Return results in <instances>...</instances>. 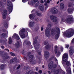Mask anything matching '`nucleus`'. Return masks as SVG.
Wrapping results in <instances>:
<instances>
[{
	"label": "nucleus",
	"instance_id": "nucleus-31",
	"mask_svg": "<svg viewBox=\"0 0 74 74\" xmlns=\"http://www.w3.org/2000/svg\"><path fill=\"white\" fill-rule=\"evenodd\" d=\"M60 51H61V52H62L63 51V47H62V46H61L60 47Z\"/></svg>",
	"mask_w": 74,
	"mask_h": 74
},
{
	"label": "nucleus",
	"instance_id": "nucleus-46",
	"mask_svg": "<svg viewBox=\"0 0 74 74\" xmlns=\"http://www.w3.org/2000/svg\"><path fill=\"white\" fill-rule=\"evenodd\" d=\"M38 69L37 67H36V71H38Z\"/></svg>",
	"mask_w": 74,
	"mask_h": 74
},
{
	"label": "nucleus",
	"instance_id": "nucleus-47",
	"mask_svg": "<svg viewBox=\"0 0 74 74\" xmlns=\"http://www.w3.org/2000/svg\"><path fill=\"white\" fill-rule=\"evenodd\" d=\"M40 2L41 3H44V1L42 0H41L40 1Z\"/></svg>",
	"mask_w": 74,
	"mask_h": 74
},
{
	"label": "nucleus",
	"instance_id": "nucleus-41",
	"mask_svg": "<svg viewBox=\"0 0 74 74\" xmlns=\"http://www.w3.org/2000/svg\"><path fill=\"white\" fill-rule=\"evenodd\" d=\"M16 45L17 46V47L19 46V42H18V41H17V43Z\"/></svg>",
	"mask_w": 74,
	"mask_h": 74
},
{
	"label": "nucleus",
	"instance_id": "nucleus-11",
	"mask_svg": "<svg viewBox=\"0 0 74 74\" xmlns=\"http://www.w3.org/2000/svg\"><path fill=\"white\" fill-rule=\"evenodd\" d=\"M36 24V22L29 21V26L30 27H33Z\"/></svg>",
	"mask_w": 74,
	"mask_h": 74
},
{
	"label": "nucleus",
	"instance_id": "nucleus-60",
	"mask_svg": "<svg viewBox=\"0 0 74 74\" xmlns=\"http://www.w3.org/2000/svg\"><path fill=\"white\" fill-rule=\"evenodd\" d=\"M63 1V0H60V2H61V1Z\"/></svg>",
	"mask_w": 74,
	"mask_h": 74
},
{
	"label": "nucleus",
	"instance_id": "nucleus-59",
	"mask_svg": "<svg viewBox=\"0 0 74 74\" xmlns=\"http://www.w3.org/2000/svg\"><path fill=\"white\" fill-rule=\"evenodd\" d=\"M59 1H58V2H57V4H59Z\"/></svg>",
	"mask_w": 74,
	"mask_h": 74
},
{
	"label": "nucleus",
	"instance_id": "nucleus-21",
	"mask_svg": "<svg viewBox=\"0 0 74 74\" xmlns=\"http://www.w3.org/2000/svg\"><path fill=\"white\" fill-rule=\"evenodd\" d=\"M8 34V32H7V34H5V33H3L1 35V36L3 37H6L7 36V34Z\"/></svg>",
	"mask_w": 74,
	"mask_h": 74
},
{
	"label": "nucleus",
	"instance_id": "nucleus-50",
	"mask_svg": "<svg viewBox=\"0 0 74 74\" xmlns=\"http://www.w3.org/2000/svg\"><path fill=\"white\" fill-rule=\"evenodd\" d=\"M26 29L28 31V32H29L30 31V30H29V29L28 28H27Z\"/></svg>",
	"mask_w": 74,
	"mask_h": 74
},
{
	"label": "nucleus",
	"instance_id": "nucleus-13",
	"mask_svg": "<svg viewBox=\"0 0 74 74\" xmlns=\"http://www.w3.org/2000/svg\"><path fill=\"white\" fill-rule=\"evenodd\" d=\"M12 38H15L16 40H19V37L18 35L16 34H14L13 36H12Z\"/></svg>",
	"mask_w": 74,
	"mask_h": 74
},
{
	"label": "nucleus",
	"instance_id": "nucleus-17",
	"mask_svg": "<svg viewBox=\"0 0 74 74\" xmlns=\"http://www.w3.org/2000/svg\"><path fill=\"white\" fill-rule=\"evenodd\" d=\"M38 8L41 11H43L44 10V5H40L39 7Z\"/></svg>",
	"mask_w": 74,
	"mask_h": 74
},
{
	"label": "nucleus",
	"instance_id": "nucleus-39",
	"mask_svg": "<svg viewBox=\"0 0 74 74\" xmlns=\"http://www.w3.org/2000/svg\"><path fill=\"white\" fill-rule=\"evenodd\" d=\"M20 67H21V66L20 65H19L18 67L17 68V70L19 69V68H20Z\"/></svg>",
	"mask_w": 74,
	"mask_h": 74
},
{
	"label": "nucleus",
	"instance_id": "nucleus-29",
	"mask_svg": "<svg viewBox=\"0 0 74 74\" xmlns=\"http://www.w3.org/2000/svg\"><path fill=\"white\" fill-rule=\"evenodd\" d=\"M66 48L68 49L69 47V45L68 44H66L65 45Z\"/></svg>",
	"mask_w": 74,
	"mask_h": 74
},
{
	"label": "nucleus",
	"instance_id": "nucleus-32",
	"mask_svg": "<svg viewBox=\"0 0 74 74\" xmlns=\"http://www.w3.org/2000/svg\"><path fill=\"white\" fill-rule=\"evenodd\" d=\"M53 58H54V59L55 60V61L57 62H58V60L55 58V56H53Z\"/></svg>",
	"mask_w": 74,
	"mask_h": 74
},
{
	"label": "nucleus",
	"instance_id": "nucleus-23",
	"mask_svg": "<svg viewBox=\"0 0 74 74\" xmlns=\"http://www.w3.org/2000/svg\"><path fill=\"white\" fill-rule=\"evenodd\" d=\"M15 60V58H12L10 61V63L11 64L12 63L14 62V60Z\"/></svg>",
	"mask_w": 74,
	"mask_h": 74
},
{
	"label": "nucleus",
	"instance_id": "nucleus-27",
	"mask_svg": "<svg viewBox=\"0 0 74 74\" xmlns=\"http://www.w3.org/2000/svg\"><path fill=\"white\" fill-rule=\"evenodd\" d=\"M58 12V10H54L53 12V14H57Z\"/></svg>",
	"mask_w": 74,
	"mask_h": 74
},
{
	"label": "nucleus",
	"instance_id": "nucleus-54",
	"mask_svg": "<svg viewBox=\"0 0 74 74\" xmlns=\"http://www.w3.org/2000/svg\"><path fill=\"white\" fill-rule=\"evenodd\" d=\"M34 11H35V9L33 10L32 12H34Z\"/></svg>",
	"mask_w": 74,
	"mask_h": 74
},
{
	"label": "nucleus",
	"instance_id": "nucleus-3",
	"mask_svg": "<svg viewBox=\"0 0 74 74\" xmlns=\"http://www.w3.org/2000/svg\"><path fill=\"white\" fill-rule=\"evenodd\" d=\"M25 28L21 29L19 32V34L22 38H24L26 37V34H28Z\"/></svg>",
	"mask_w": 74,
	"mask_h": 74
},
{
	"label": "nucleus",
	"instance_id": "nucleus-24",
	"mask_svg": "<svg viewBox=\"0 0 74 74\" xmlns=\"http://www.w3.org/2000/svg\"><path fill=\"white\" fill-rule=\"evenodd\" d=\"M36 14L37 15H38V16H40V15H41V14L38 13V11L36 12Z\"/></svg>",
	"mask_w": 74,
	"mask_h": 74
},
{
	"label": "nucleus",
	"instance_id": "nucleus-7",
	"mask_svg": "<svg viewBox=\"0 0 74 74\" xmlns=\"http://www.w3.org/2000/svg\"><path fill=\"white\" fill-rule=\"evenodd\" d=\"M1 13L2 15V17L3 19H5V18H6V15H7V11L6 10H4L1 12Z\"/></svg>",
	"mask_w": 74,
	"mask_h": 74
},
{
	"label": "nucleus",
	"instance_id": "nucleus-26",
	"mask_svg": "<svg viewBox=\"0 0 74 74\" xmlns=\"http://www.w3.org/2000/svg\"><path fill=\"white\" fill-rule=\"evenodd\" d=\"M51 46H49V45H47L46 47L45 48L47 49H49V48Z\"/></svg>",
	"mask_w": 74,
	"mask_h": 74
},
{
	"label": "nucleus",
	"instance_id": "nucleus-51",
	"mask_svg": "<svg viewBox=\"0 0 74 74\" xmlns=\"http://www.w3.org/2000/svg\"><path fill=\"white\" fill-rule=\"evenodd\" d=\"M38 54H39V55H41V52H38Z\"/></svg>",
	"mask_w": 74,
	"mask_h": 74
},
{
	"label": "nucleus",
	"instance_id": "nucleus-1",
	"mask_svg": "<svg viewBox=\"0 0 74 74\" xmlns=\"http://www.w3.org/2000/svg\"><path fill=\"white\" fill-rule=\"evenodd\" d=\"M51 25L49 24L45 30V34L47 37H50L52 36H54L55 34V38L56 40L58 39L60 34V30L58 27H56L54 30L52 29L51 31V33L50 34L51 29Z\"/></svg>",
	"mask_w": 74,
	"mask_h": 74
},
{
	"label": "nucleus",
	"instance_id": "nucleus-28",
	"mask_svg": "<svg viewBox=\"0 0 74 74\" xmlns=\"http://www.w3.org/2000/svg\"><path fill=\"white\" fill-rule=\"evenodd\" d=\"M33 72H32L31 73L30 71H29L26 73V74H33Z\"/></svg>",
	"mask_w": 74,
	"mask_h": 74
},
{
	"label": "nucleus",
	"instance_id": "nucleus-10",
	"mask_svg": "<svg viewBox=\"0 0 74 74\" xmlns=\"http://www.w3.org/2000/svg\"><path fill=\"white\" fill-rule=\"evenodd\" d=\"M50 18L53 21V22H55L57 21V18H56V17L53 16V15H51L50 16Z\"/></svg>",
	"mask_w": 74,
	"mask_h": 74
},
{
	"label": "nucleus",
	"instance_id": "nucleus-36",
	"mask_svg": "<svg viewBox=\"0 0 74 74\" xmlns=\"http://www.w3.org/2000/svg\"><path fill=\"white\" fill-rule=\"evenodd\" d=\"M28 0H22V1L23 3H26Z\"/></svg>",
	"mask_w": 74,
	"mask_h": 74
},
{
	"label": "nucleus",
	"instance_id": "nucleus-16",
	"mask_svg": "<svg viewBox=\"0 0 74 74\" xmlns=\"http://www.w3.org/2000/svg\"><path fill=\"white\" fill-rule=\"evenodd\" d=\"M29 17L31 19H33L34 18V16L33 14H30L29 15Z\"/></svg>",
	"mask_w": 74,
	"mask_h": 74
},
{
	"label": "nucleus",
	"instance_id": "nucleus-22",
	"mask_svg": "<svg viewBox=\"0 0 74 74\" xmlns=\"http://www.w3.org/2000/svg\"><path fill=\"white\" fill-rule=\"evenodd\" d=\"M9 39V43L10 44H12V40L11 38V37H10Z\"/></svg>",
	"mask_w": 74,
	"mask_h": 74
},
{
	"label": "nucleus",
	"instance_id": "nucleus-55",
	"mask_svg": "<svg viewBox=\"0 0 74 74\" xmlns=\"http://www.w3.org/2000/svg\"><path fill=\"white\" fill-rule=\"evenodd\" d=\"M1 47L3 49L4 48V46H2Z\"/></svg>",
	"mask_w": 74,
	"mask_h": 74
},
{
	"label": "nucleus",
	"instance_id": "nucleus-58",
	"mask_svg": "<svg viewBox=\"0 0 74 74\" xmlns=\"http://www.w3.org/2000/svg\"><path fill=\"white\" fill-rule=\"evenodd\" d=\"M48 73H49V74H51V72L49 71H48Z\"/></svg>",
	"mask_w": 74,
	"mask_h": 74
},
{
	"label": "nucleus",
	"instance_id": "nucleus-33",
	"mask_svg": "<svg viewBox=\"0 0 74 74\" xmlns=\"http://www.w3.org/2000/svg\"><path fill=\"white\" fill-rule=\"evenodd\" d=\"M10 54L12 56H15V54L14 53H11Z\"/></svg>",
	"mask_w": 74,
	"mask_h": 74
},
{
	"label": "nucleus",
	"instance_id": "nucleus-19",
	"mask_svg": "<svg viewBox=\"0 0 74 74\" xmlns=\"http://www.w3.org/2000/svg\"><path fill=\"white\" fill-rule=\"evenodd\" d=\"M64 7V5L63 3H61L60 4V8L62 10L63 9Z\"/></svg>",
	"mask_w": 74,
	"mask_h": 74
},
{
	"label": "nucleus",
	"instance_id": "nucleus-34",
	"mask_svg": "<svg viewBox=\"0 0 74 74\" xmlns=\"http://www.w3.org/2000/svg\"><path fill=\"white\" fill-rule=\"evenodd\" d=\"M74 43V38L72 40L71 42V44H73Z\"/></svg>",
	"mask_w": 74,
	"mask_h": 74
},
{
	"label": "nucleus",
	"instance_id": "nucleus-52",
	"mask_svg": "<svg viewBox=\"0 0 74 74\" xmlns=\"http://www.w3.org/2000/svg\"><path fill=\"white\" fill-rule=\"evenodd\" d=\"M35 48L36 50V51H37V49H38V48H36V47L35 46Z\"/></svg>",
	"mask_w": 74,
	"mask_h": 74
},
{
	"label": "nucleus",
	"instance_id": "nucleus-12",
	"mask_svg": "<svg viewBox=\"0 0 74 74\" xmlns=\"http://www.w3.org/2000/svg\"><path fill=\"white\" fill-rule=\"evenodd\" d=\"M69 53L70 55H72L74 53V49L73 47L71 46L69 48Z\"/></svg>",
	"mask_w": 74,
	"mask_h": 74
},
{
	"label": "nucleus",
	"instance_id": "nucleus-2",
	"mask_svg": "<svg viewBox=\"0 0 74 74\" xmlns=\"http://www.w3.org/2000/svg\"><path fill=\"white\" fill-rule=\"evenodd\" d=\"M69 58V56L67 53H64L62 55V59L63 61H62V63L64 67H65L67 74H71V64L70 62L67 61Z\"/></svg>",
	"mask_w": 74,
	"mask_h": 74
},
{
	"label": "nucleus",
	"instance_id": "nucleus-44",
	"mask_svg": "<svg viewBox=\"0 0 74 74\" xmlns=\"http://www.w3.org/2000/svg\"><path fill=\"white\" fill-rule=\"evenodd\" d=\"M26 42H27L26 41H24V43H23V45H25V44H26Z\"/></svg>",
	"mask_w": 74,
	"mask_h": 74
},
{
	"label": "nucleus",
	"instance_id": "nucleus-25",
	"mask_svg": "<svg viewBox=\"0 0 74 74\" xmlns=\"http://www.w3.org/2000/svg\"><path fill=\"white\" fill-rule=\"evenodd\" d=\"M4 65H2L1 67V70H3V69H4Z\"/></svg>",
	"mask_w": 74,
	"mask_h": 74
},
{
	"label": "nucleus",
	"instance_id": "nucleus-37",
	"mask_svg": "<svg viewBox=\"0 0 74 74\" xmlns=\"http://www.w3.org/2000/svg\"><path fill=\"white\" fill-rule=\"evenodd\" d=\"M47 4L46 3H45V5L46 6V7H45V9H47V8H48V5H47Z\"/></svg>",
	"mask_w": 74,
	"mask_h": 74
},
{
	"label": "nucleus",
	"instance_id": "nucleus-5",
	"mask_svg": "<svg viewBox=\"0 0 74 74\" xmlns=\"http://www.w3.org/2000/svg\"><path fill=\"white\" fill-rule=\"evenodd\" d=\"M7 5L8 6V11L10 13L12 12V8H13V5L11 3V2L10 1H7Z\"/></svg>",
	"mask_w": 74,
	"mask_h": 74
},
{
	"label": "nucleus",
	"instance_id": "nucleus-62",
	"mask_svg": "<svg viewBox=\"0 0 74 74\" xmlns=\"http://www.w3.org/2000/svg\"><path fill=\"white\" fill-rule=\"evenodd\" d=\"M12 1H15V0H12Z\"/></svg>",
	"mask_w": 74,
	"mask_h": 74
},
{
	"label": "nucleus",
	"instance_id": "nucleus-8",
	"mask_svg": "<svg viewBox=\"0 0 74 74\" xmlns=\"http://www.w3.org/2000/svg\"><path fill=\"white\" fill-rule=\"evenodd\" d=\"M55 53L56 54V56L57 57H59L60 55V52L59 51H57V48H58V47L57 46H55Z\"/></svg>",
	"mask_w": 74,
	"mask_h": 74
},
{
	"label": "nucleus",
	"instance_id": "nucleus-6",
	"mask_svg": "<svg viewBox=\"0 0 74 74\" xmlns=\"http://www.w3.org/2000/svg\"><path fill=\"white\" fill-rule=\"evenodd\" d=\"M74 33L73 32V31L72 30L70 32H65L64 34L65 37H68L69 38L72 37L73 36Z\"/></svg>",
	"mask_w": 74,
	"mask_h": 74
},
{
	"label": "nucleus",
	"instance_id": "nucleus-4",
	"mask_svg": "<svg viewBox=\"0 0 74 74\" xmlns=\"http://www.w3.org/2000/svg\"><path fill=\"white\" fill-rule=\"evenodd\" d=\"M61 21L62 22H65L66 23H70L73 22V16H69L65 19V21L63 18H62Z\"/></svg>",
	"mask_w": 74,
	"mask_h": 74
},
{
	"label": "nucleus",
	"instance_id": "nucleus-56",
	"mask_svg": "<svg viewBox=\"0 0 74 74\" xmlns=\"http://www.w3.org/2000/svg\"><path fill=\"white\" fill-rule=\"evenodd\" d=\"M5 50H6V51H8V52H9V50L7 49H5Z\"/></svg>",
	"mask_w": 74,
	"mask_h": 74
},
{
	"label": "nucleus",
	"instance_id": "nucleus-49",
	"mask_svg": "<svg viewBox=\"0 0 74 74\" xmlns=\"http://www.w3.org/2000/svg\"><path fill=\"white\" fill-rule=\"evenodd\" d=\"M56 73H60V72L59 71H56Z\"/></svg>",
	"mask_w": 74,
	"mask_h": 74
},
{
	"label": "nucleus",
	"instance_id": "nucleus-48",
	"mask_svg": "<svg viewBox=\"0 0 74 74\" xmlns=\"http://www.w3.org/2000/svg\"><path fill=\"white\" fill-rule=\"evenodd\" d=\"M36 40H34V44L36 43L35 42Z\"/></svg>",
	"mask_w": 74,
	"mask_h": 74
},
{
	"label": "nucleus",
	"instance_id": "nucleus-30",
	"mask_svg": "<svg viewBox=\"0 0 74 74\" xmlns=\"http://www.w3.org/2000/svg\"><path fill=\"white\" fill-rule=\"evenodd\" d=\"M4 26L6 28H8V24L6 23L4 25Z\"/></svg>",
	"mask_w": 74,
	"mask_h": 74
},
{
	"label": "nucleus",
	"instance_id": "nucleus-61",
	"mask_svg": "<svg viewBox=\"0 0 74 74\" xmlns=\"http://www.w3.org/2000/svg\"><path fill=\"white\" fill-rule=\"evenodd\" d=\"M42 68H44V65H43L42 66Z\"/></svg>",
	"mask_w": 74,
	"mask_h": 74
},
{
	"label": "nucleus",
	"instance_id": "nucleus-9",
	"mask_svg": "<svg viewBox=\"0 0 74 74\" xmlns=\"http://www.w3.org/2000/svg\"><path fill=\"white\" fill-rule=\"evenodd\" d=\"M53 62L52 61L49 63L48 67V68L49 69H52V68H53V67L54 68H56V64L55 65L53 66Z\"/></svg>",
	"mask_w": 74,
	"mask_h": 74
},
{
	"label": "nucleus",
	"instance_id": "nucleus-18",
	"mask_svg": "<svg viewBox=\"0 0 74 74\" xmlns=\"http://www.w3.org/2000/svg\"><path fill=\"white\" fill-rule=\"evenodd\" d=\"M37 1H38V0H32L31 2L32 5H34V4H35L37 2Z\"/></svg>",
	"mask_w": 74,
	"mask_h": 74
},
{
	"label": "nucleus",
	"instance_id": "nucleus-35",
	"mask_svg": "<svg viewBox=\"0 0 74 74\" xmlns=\"http://www.w3.org/2000/svg\"><path fill=\"white\" fill-rule=\"evenodd\" d=\"M7 20H8V21H10V16H8V17Z\"/></svg>",
	"mask_w": 74,
	"mask_h": 74
},
{
	"label": "nucleus",
	"instance_id": "nucleus-40",
	"mask_svg": "<svg viewBox=\"0 0 74 74\" xmlns=\"http://www.w3.org/2000/svg\"><path fill=\"white\" fill-rule=\"evenodd\" d=\"M20 67H21V66L20 65H19L18 67L17 68V70L19 69V68H20Z\"/></svg>",
	"mask_w": 74,
	"mask_h": 74
},
{
	"label": "nucleus",
	"instance_id": "nucleus-53",
	"mask_svg": "<svg viewBox=\"0 0 74 74\" xmlns=\"http://www.w3.org/2000/svg\"><path fill=\"white\" fill-rule=\"evenodd\" d=\"M35 74H38V73L37 72H35Z\"/></svg>",
	"mask_w": 74,
	"mask_h": 74
},
{
	"label": "nucleus",
	"instance_id": "nucleus-15",
	"mask_svg": "<svg viewBox=\"0 0 74 74\" xmlns=\"http://www.w3.org/2000/svg\"><path fill=\"white\" fill-rule=\"evenodd\" d=\"M29 58L30 59V62H33V60L34 59V56L33 55H31L29 56Z\"/></svg>",
	"mask_w": 74,
	"mask_h": 74
},
{
	"label": "nucleus",
	"instance_id": "nucleus-42",
	"mask_svg": "<svg viewBox=\"0 0 74 74\" xmlns=\"http://www.w3.org/2000/svg\"><path fill=\"white\" fill-rule=\"evenodd\" d=\"M47 3H50V1H49V0H48L47 1Z\"/></svg>",
	"mask_w": 74,
	"mask_h": 74
},
{
	"label": "nucleus",
	"instance_id": "nucleus-64",
	"mask_svg": "<svg viewBox=\"0 0 74 74\" xmlns=\"http://www.w3.org/2000/svg\"><path fill=\"white\" fill-rule=\"evenodd\" d=\"M68 6H69V7H71V5H69Z\"/></svg>",
	"mask_w": 74,
	"mask_h": 74
},
{
	"label": "nucleus",
	"instance_id": "nucleus-63",
	"mask_svg": "<svg viewBox=\"0 0 74 74\" xmlns=\"http://www.w3.org/2000/svg\"><path fill=\"white\" fill-rule=\"evenodd\" d=\"M73 63L74 64V59H73Z\"/></svg>",
	"mask_w": 74,
	"mask_h": 74
},
{
	"label": "nucleus",
	"instance_id": "nucleus-57",
	"mask_svg": "<svg viewBox=\"0 0 74 74\" xmlns=\"http://www.w3.org/2000/svg\"><path fill=\"white\" fill-rule=\"evenodd\" d=\"M17 26L15 25L14 26V28H16V27Z\"/></svg>",
	"mask_w": 74,
	"mask_h": 74
},
{
	"label": "nucleus",
	"instance_id": "nucleus-43",
	"mask_svg": "<svg viewBox=\"0 0 74 74\" xmlns=\"http://www.w3.org/2000/svg\"><path fill=\"white\" fill-rule=\"evenodd\" d=\"M44 29V28L43 27H42L41 28V31H42Z\"/></svg>",
	"mask_w": 74,
	"mask_h": 74
},
{
	"label": "nucleus",
	"instance_id": "nucleus-38",
	"mask_svg": "<svg viewBox=\"0 0 74 74\" xmlns=\"http://www.w3.org/2000/svg\"><path fill=\"white\" fill-rule=\"evenodd\" d=\"M39 73L40 74H41L42 73V71L40 70L39 71Z\"/></svg>",
	"mask_w": 74,
	"mask_h": 74
},
{
	"label": "nucleus",
	"instance_id": "nucleus-20",
	"mask_svg": "<svg viewBox=\"0 0 74 74\" xmlns=\"http://www.w3.org/2000/svg\"><path fill=\"white\" fill-rule=\"evenodd\" d=\"M74 9H72L70 8H69L68 9L67 11L68 12H72L74 11Z\"/></svg>",
	"mask_w": 74,
	"mask_h": 74
},
{
	"label": "nucleus",
	"instance_id": "nucleus-14",
	"mask_svg": "<svg viewBox=\"0 0 74 74\" xmlns=\"http://www.w3.org/2000/svg\"><path fill=\"white\" fill-rule=\"evenodd\" d=\"M44 53L45 58H48L49 57V52H48V51H45Z\"/></svg>",
	"mask_w": 74,
	"mask_h": 74
},
{
	"label": "nucleus",
	"instance_id": "nucleus-45",
	"mask_svg": "<svg viewBox=\"0 0 74 74\" xmlns=\"http://www.w3.org/2000/svg\"><path fill=\"white\" fill-rule=\"evenodd\" d=\"M29 47L31 49H32L33 48V47H32V45H30L29 46Z\"/></svg>",
	"mask_w": 74,
	"mask_h": 74
}]
</instances>
